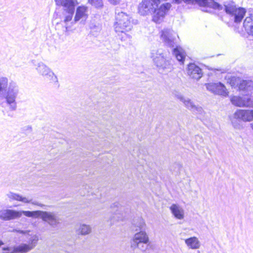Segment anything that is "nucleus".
I'll list each match as a JSON object with an SVG mask.
<instances>
[{
    "label": "nucleus",
    "mask_w": 253,
    "mask_h": 253,
    "mask_svg": "<svg viewBox=\"0 0 253 253\" xmlns=\"http://www.w3.org/2000/svg\"><path fill=\"white\" fill-rule=\"evenodd\" d=\"M160 4V0H142L138 6V12L141 15L152 14V20L156 23L161 22L168 10L171 7V4L166 2Z\"/></svg>",
    "instance_id": "nucleus-1"
},
{
    "label": "nucleus",
    "mask_w": 253,
    "mask_h": 253,
    "mask_svg": "<svg viewBox=\"0 0 253 253\" xmlns=\"http://www.w3.org/2000/svg\"><path fill=\"white\" fill-rule=\"evenodd\" d=\"M161 37L167 46L173 48L172 50L173 54L177 60L183 63L185 56L182 52V49L176 45V37H177L176 34L170 29H165L162 31Z\"/></svg>",
    "instance_id": "nucleus-2"
},
{
    "label": "nucleus",
    "mask_w": 253,
    "mask_h": 253,
    "mask_svg": "<svg viewBox=\"0 0 253 253\" xmlns=\"http://www.w3.org/2000/svg\"><path fill=\"white\" fill-rule=\"evenodd\" d=\"M151 58L160 73L166 74L172 70V64L171 60L165 56L162 49L152 50Z\"/></svg>",
    "instance_id": "nucleus-3"
},
{
    "label": "nucleus",
    "mask_w": 253,
    "mask_h": 253,
    "mask_svg": "<svg viewBox=\"0 0 253 253\" xmlns=\"http://www.w3.org/2000/svg\"><path fill=\"white\" fill-rule=\"evenodd\" d=\"M115 19L114 27L116 32L125 33L131 29V18L126 13L120 12L119 9H116Z\"/></svg>",
    "instance_id": "nucleus-4"
},
{
    "label": "nucleus",
    "mask_w": 253,
    "mask_h": 253,
    "mask_svg": "<svg viewBox=\"0 0 253 253\" xmlns=\"http://www.w3.org/2000/svg\"><path fill=\"white\" fill-rule=\"evenodd\" d=\"M224 10L225 12L229 14L234 22L236 23H240L246 13V10L242 7H236L233 1L225 2L224 4Z\"/></svg>",
    "instance_id": "nucleus-5"
},
{
    "label": "nucleus",
    "mask_w": 253,
    "mask_h": 253,
    "mask_svg": "<svg viewBox=\"0 0 253 253\" xmlns=\"http://www.w3.org/2000/svg\"><path fill=\"white\" fill-rule=\"evenodd\" d=\"M4 91L5 92L6 102L9 105L10 109L12 111L15 110L17 108L16 98L19 93L18 85L13 81L8 82L7 87Z\"/></svg>",
    "instance_id": "nucleus-6"
},
{
    "label": "nucleus",
    "mask_w": 253,
    "mask_h": 253,
    "mask_svg": "<svg viewBox=\"0 0 253 253\" xmlns=\"http://www.w3.org/2000/svg\"><path fill=\"white\" fill-rule=\"evenodd\" d=\"M149 242V237L145 231H140L135 233L130 243V248L133 250L138 249L143 252L147 249V244Z\"/></svg>",
    "instance_id": "nucleus-7"
},
{
    "label": "nucleus",
    "mask_w": 253,
    "mask_h": 253,
    "mask_svg": "<svg viewBox=\"0 0 253 253\" xmlns=\"http://www.w3.org/2000/svg\"><path fill=\"white\" fill-rule=\"evenodd\" d=\"M173 1L177 4L180 3L182 1L188 3L195 2L200 6L205 8L210 7L218 10H222L223 8V7L221 4L214 1L213 0H173Z\"/></svg>",
    "instance_id": "nucleus-8"
},
{
    "label": "nucleus",
    "mask_w": 253,
    "mask_h": 253,
    "mask_svg": "<svg viewBox=\"0 0 253 253\" xmlns=\"http://www.w3.org/2000/svg\"><path fill=\"white\" fill-rule=\"evenodd\" d=\"M55 1L57 5L63 6L67 13L63 22L66 23L70 21L75 11V0H55Z\"/></svg>",
    "instance_id": "nucleus-9"
},
{
    "label": "nucleus",
    "mask_w": 253,
    "mask_h": 253,
    "mask_svg": "<svg viewBox=\"0 0 253 253\" xmlns=\"http://www.w3.org/2000/svg\"><path fill=\"white\" fill-rule=\"evenodd\" d=\"M36 70L39 74L44 77L46 79L53 82H57V78L54 73L42 62L38 63Z\"/></svg>",
    "instance_id": "nucleus-10"
},
{
    "label": "nucleus",
    "mask_w": 253,
    "mask_h": 253,
    "mask_svg": "<svg viewBox=\"0 0 253 253\" xmlns=\"http://www.w3.org/2000/svg\"><path fill=\"white\" fill-rule=\"evenodd\" d=\"M40 217L43 221L47 222L53 227H56L61 221L57 214L53 212L41 211Z\"/></svg>",
    "instance_id": "nucleus-11"
},
{
    "label": "nucleus",
    "mask_w": 253,
    "mask_h": 253,
    "mask_svg": "<svg viewBox=\"0 0 253 253\" xmlns=\"http://www.w3.org/2000/svg\"><path fill=\"white\" fill-rule=\"evenodd\" d=\"M207 89L215 94L226 96L228 94L224 85L219 82L216 83H209L206 84Z\"/></svg>",
    "instance_id": "nucleus-12"
},
{
    "label": "nucleus",
    "mask_w": 253,
    "mask_h": 253,
    "mask_svg": "<svg viewBox=\"0 0 253 253\" xmlns=\"http://www.w3.org/2000/svg\"><path fill=\"white\" fill-rule=\"evenodd\" d=\"M175 96L180 101L183 103L185 106L193 112L196 114H202L203 109L201 107L195 105L191 100L188 98H185L181 94L177 93L175 94Z\"/></svg>",
    "instance_id": "nucleus-13"
},
{
    "label": "nucleus",
    "mask_w": 253,
    "mask_h": 253,
    "mask_svg": "<svg viewBox=\"0 0 253 253\" xmlns=\"http://www.w3.org/2000/svg\"><path fill=\"white\" fill-rule=\"evenodd\" d=\"M232 104L240 107H248L253 105V101L251 98L233 96L230 99Z\"/></svg>",
    "instance_id": "nucleus-14"
},
{
    "label": "nucleus",
    "mask_w": 253,
    "mask_h": 253,
    "mask_svg": "<svg viewBox=\"0 0 253 253\" xmlns=\"http://www.w3.org/2000/svg\"><path fill=\"white\" fill-rule=\"evenodd\" d=\"M21 216V212L13 210L0 211V218L4 220H10Z\"/></svg>",
    "instance_id": "nucleus-15"
},
{
    "label": "nucleus",
    "mask_w": 253,
    "mask_h": 253,
    "mask_svg": "<svg viewBox=\"0 0 253 253\" xmlns=\"http://www.w3.org/2000/svg\"><path fill=\"white\" fill-rule=\"evenodd\" d=\"M187 73L190 78L196 80H199L203 75L202 69L194 63L188 65Z\"/></svg>",
    "instance_id": "nucleus-16"
},
{
    "label": "nucleus",
    "mask_w": 253,
    "mask_h": 253,
    "mask_svg": "<svg viewBox=\"0 0 253 253\" xmlns=\"http://www.w3.org/2000/svg\"><path fill=\"white\" fill-rule=\"evenodd\" d=\"M234 117L243 121H251L253 120V110H239L235 113Z\"/></svg>",
    "instance_id": "nucleus-17"
},
{
    "label": "nucleus",
    "mask_w": 253,
    "mask_h": 253,
    "mask_svg": "<svg viewBox=\"0 0 253 253\" xmlns=\"http://www.w3.org/2000/svg\"><path fill=\"white\" fill-rule=\"evenodd\" d=\"M238 85L239 90L243 93H247L253 89V82L251 80H242Z\"/></svg>",
    "instance_id": "nucleus-18"
},
{
    "label": "nucleus",
    "mask_w": 253,
    "mask_h": 253,
    "mask_svg": "<svg viewBox=\"0 0 253 253\" xmlns=\"http://www.w3.org/2000/svg\"><path fill=\"white\" fill-rule=\"evenodd\" d=\"M146 225L143 219L141 217H138L133 220L132 223V229L136 232H140V231H145Z\"/></svg>",
    "instance_id": "nucleus-19"
},
{
    "label": "nucleus",
    "mask_w": 253,
    "mask_h": 253,
    "mask_svg": "<svg viewBox=\"0 0 253 253\" xmlns=\"http://www.w3.org/2000/svg\"><path fill=\"white\" fill-rule=\"evenodd\" d=\"M8 197L10 199L18 201H21L25 203H31L33 205H38L42 207L44 206L43 205L39 204L38 202L36 201L32 202V200H28L27 198L22 197L21 195L17 194L10 193L9 194H8Z\"/></svg>",
    "instance_id": "nucleus-20"
},
{
    "label": "nucleus",
    "mask_w": 253,
    "mask_h": 253,
    "mask_svg": "<svg viewBox=\"0 0 253 253\" xmlns=\"http://www.w3.org/2000/svg\"><path fill=\"white\" fill-rule=\"evenodd\" d=\"M243 26L249 35H253V17H246L244 21Z\"/></svg>",
    "instance_id": "nucleus-21"
},
{
    "label": "nucleus",
    "mask_w": 253,
    "mask_h": 253,
    "mask_svg": "<svg viewBox=\"0 0 253 253\" xmlns=\"http://www.w3.org/2000/svg\"><path fill=\"white\" fill-rule=\"evenodd\" d=\"M170 209L174 216L179 219H182L184 217L183 210L178 206L175 204H172L170 207Z\"/></svg>",
    "instance_id": "nucleus-22"
},
{
    "label": "nucleus",
    "mask_w": 253,
    "mask_h": 253,
    "mask_svg": "<svg viewBox=\"0 0 253 253\" xmlns=\"http://www.w3.org/2000/svg\"><path fill=\"white\" fill-rule=\"evenodd\" d=\"M185 244L192 249H197L200 247V243L198 238L192 237L185 240Z\"/></svg>",
    "instance_id": "nucleus-23"
},
{
    "label": "nucleus",
    "mask_w": 253,
    "mask_h": 253,
    "mask_svg": "<svg viewBox=\"0 0 253 253\" xmlns=\"http://www.w3.org/2000/svg\"><path fill=\"white\" fill-rule=\"evenodd\" d=\"M87 10L86 7L85 6H79L77 8L76 15L75 16L74 20L75 22L79 21L82 18H86V12Z\"/></svg>",
    "instance_id": "nucleus-24"
},
{
    "label": "nucleus",
    "mask_w": 253,
    "mask_h": 253,
    "mask_svg": "<svg viewBox=\"0 0 253 253\" xmlns=\"http://www.w3.org/2000/svg\"><path fill=\"white\" fill-rule=\"evenodd\" d=\"M119 203H115L113 204V206H111V208L113 209V211L114 212V215L110 219L111 221H114L115 220H123V218L120 217L118 214L120 215V213L117 212L118 211L119 209Z\"/></svg>",
    "instance_id": "nucleus-25"
},
{
    "label": "nucleus",
    "mask_w": 253,
    "mask_h": 253,
    "mask_svg": "<svg viewBox=\"0 0 253 253\" xmlns=\"http://www.w3.org/2000/svg\"><path fill=\"white\" fill-rule=\"evenodd\" d=\"M21 212V215L23 214L26 216L29 217L37 218L40 217L41 211H19Z\"/></svg>",
    "instance_id": "nucleus-26"
},
{
    "label": "nucleus",
    "mask_w": 253,
    "mask_h": 253,
    "mask_svg": "<svg viewBox=\"0 0 253 253\" xmlns=\"http://www.w3.org/2000/svg\"><path fill=\"white\" fill-rule=\"evenodd\" d=\"M78 231L83 235H87L91 232V228L89 226L83 224L80 226Z\"/></svg>",
    "instance_id": "nucleus-27"
},
{
    "label": "nucleus",
    "mask_w": 253,
    "mask_h": 253,
    "mask_svg": "<svg viewBox=\"0 0 253 253\" xmlns=\"http://www.w3.org/2000/svg\"><path fill=\"white\" fill-rule=\"evenodd\" d=\"M8 85V79L6 77L0 78V94L5 90Z\"/></svg>",
    "instance_id": "nucleus-28"
},
{
    "label": "nucleus",
    "mask_w": 253,
    "mask_h": 253,
    "mask_svg": "<svg viewBox=\"0 0 253 253\" xmlns=\"http://www.w3.org/2000/svg\"><path fill=\"white\" fill-rule=\"evenodd\" d=\"M88 2L97 8H102L103 6L102 0H88Z\"/></svg>",
    "instance_id": "nucleus-29"
},
{
    "label": "nucleus",
    "mask_w": 253,
    "mask_h": 253,
    "mask_svg": "<svg viewBox=\"0 0 253 253\" xmlns=\"http://www.w3.org/2000/svg\"><path fill=\"white\" fill-rule=\"evenodd\" d=\"M111 4L116 5L119 4L122 0H107Z\"/></svg>",
    "instance_id": "nucleus-30"
},
{
    "label": "nucleus",
    "mask_w": 253,
    "mask_h": 253,
    "mask_svg": "<svg viewBox=\"0 0 253 253\" xmlns=\"http://www.w3.org/2000/svg\"><path fill=\"white\" fill-rule=\"evenodd\" d=\"M24 130H27L29 131L30 132L32 131V126H27L24 127Z\"/></svg>",
    "instance_id": "nucleus-31"
},
{
    "label": "nucleus",
    "mask_w": 253,
    "mask_h": 253,
    "mask_svg": "<svg viewBox=\"0 0 253 253\" xmlns=\"http://www.w3.org/2000/svg\"><path fill=\"white\" fill-rule=\"evenodd\" d=\"M63 31L65 32V35H68V27L66 26H65V27H63Z\"/></svg>",
    "instance_id": "nucleus-32"
},
{
    "label": "nucleus",
    "mask_w": 253,
    "mask_h": 253,
    "mask_svg": "<svg viewBox=\"0 0 253 253\" xmlns=\"http://www.w3.org/2000/svg\"><path fill=\"white\" fill-rule=\"evenodd\" d=\"M17 232L21 234H25L27 232V231H25L23 230H18Z\"/></svg>",
    "instance_id": "nucleus-33"
},
{
    "label": "nucleus",
    "mask_w": 253,
    "mask_h": 253,
    "mask_svg": "<svg viewBox=\"0 0 253 253\" xmlns=\"http://www.w3.org/2000/svg\"><path fill=\"white\" fill-rule=\"evenodd\" d=\"M174 165L176 167H177L178 170H179V168H180L179 165L178 164H175Z\"/></svg>",
    "instance_id": "nucleus-34"
},
{
    "label": "nucleus",
    "mask_w": 253,
    "mask_h": 253,
    "mask_svg": "<svg viewBox=\"0 0 253 253\" xmlns=\"http://www.w3.org/2000/svg\"><path fill=\"white\" fill-rule=\"evenodd\" d=\"M4 244L3 242L0 240V247Z\"/></svg>",
    "instance_id": "nucleus-35"
},
{
    "label": "nucleus",
    "mask_w": 253,
    "mask_h": 253,
    "mask_svg": "<svg viewBox=\"0 0 253 253\" xmlns=\"http://www.w3.org/2000/svg\"><path fill=\"white\" fill-rule=\"evenodd\" d=\"M126 36L128 37V38H129V39H130V37H130V36H129V35H127Z\"/></svg>",
    "instance_id": "nucleus-36"
},
{
    "label": "nucleus",
    "mask_w": 253,
    "mask_h": 253,
    "mask_svg": "<svg viewBox=\"0 0 253 253\" xmlns=\"http://www.w3.org/2000/svg\"><path fill=\"white\" fill-rule=\"evenodd\" d=\"M251 125H252V129H253V124H251Z\"/></svg>",
    "instance_id": "nucleus-37"
},
{
    "label": "nucleus",
    "mask_w": 253,
    "mask_h": 253,
    "mask_svg": "<svg viewBox=\"0 0 253 253\" xmlns=\"http://www.w3.org/2000/svg\"><path fill=\"white\" fill-rule=\"evenodd\" d=\"M203 11H208L207 10H205V9H203Z\"/></svg>",
    "instance_id": "nucleus-38"
}]
</instances>
